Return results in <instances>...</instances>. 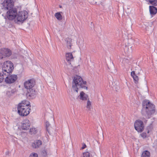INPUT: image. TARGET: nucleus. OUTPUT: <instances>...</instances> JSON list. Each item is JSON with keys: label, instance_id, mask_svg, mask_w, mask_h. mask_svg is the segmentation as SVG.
<instances>
[{"label": "nucleus", "instance_id": "1", "mask_svg": "<svg viewBox=\"0 0 157 157\" xmlns=\"http://www.w3.org/2000/svg\"><path fill=\"white\" fill-rule=\"evenodd\" d=\"M30 107L29 102L26 101H22L17 106L18 113L21 116H26L30 113Z\"/></svg>", "mask_w": 157, "mask_h": 157}, {"label": "nucleus", "instance_id": "2", "mask_svg": "<svg viewBox=\"0 0 157 157\" xmlns=\"http://www.w3.org/2000/svg\"><path fill=\"white\" fill-rule=\"evenodd\" d=\"M86 83V82L83 81L80 76L76 75L73 78L72 82V88L74 91H75L77 93L78 89L80 88L87 90V87L84 86Z\"/></svg>", "mask_w": 157, "mask_h": 157}, {"label": "nucleus", "instance_id": "3", "mask_svg": "<svg viewBox=\"0 0 157 157\" xmlns=\"http://www.w3.org/2000/svg\"><path fill=\"white\" fill-rule=\"evenodd\" d=\"M142 110V114L145 116L150 115L155 112V106L148 101H144Z\"/></svg>", "mask_w": 157, "mask_h": 157}, {"label": "nucleus", "instance_id": "4", "mask_svg": "<svg viewBox=\"0 0 157 157\" xmlns=\"http://www.w3.org/2000/svg\"><path fill=\"white\" fill-rule=\"evenodd\" d=\"M21 9V7L19 6L13 7L10 9L6 13V15L4 18L6 19V21L8 20L12 21L17 16L18 11Z\"/></svg>", "mask_w": 157, "mask_h": 157}, {"label": "nucleus", "instance_id": "5", "mask_svg": "<svg viewBox=\"0 0 157 157\" xmlns=\"http://www.w3.org/2000/svg\"><path fill=\"white\" fill-rule=\"evenodd\" d=\"M14 69L13 63L10 61H6L2 66V72L5 75H8L11 73Z\"/></svg>", "mask_w": 157, "mask_h": 157}, {"label": "nucleus", "instance_id": "6", "mask_svg": "<svg viewBox=\"0 0 157 157\" xmlns=\"http://www.w3.org/2000/svg\"><path fill=\"white\" fill-rule=\"evenodd\" d=\"M28 17V13L25 11H18L16 16L17 21L21 22L25 20Z\"/></svg>", "mask_w": 157, "mask_h": 157}, {"label": "nucleus", "instance_id": "7", "mask_svg": "<svg viewBox=\"0 0 157 157\" xmlns=\"http://www.w3.org/2000/svg\"><path fill=\"white\" fill-rule=\"evenodd\" d=\"M12 54L10 49L7 48H2L0 50V59L10 56Z\"/></svg>", "mask_w": 157, "mask_h": 157}, {"label": "nucleus", "instance_id": "8", "mask_svg": "<svg viewBox=\"0 0 157 157\" xmlns=\"http://www.w3.org/2000/svg\"><path fill=\"white\" fill-rule=\"evenodd\" d=\"M2 4V8L5 10H9L14 7L13 2L12 0H4Z\"/></svg>", "mask_w": 157, "mask_h": 157}, {"label": "nucleus", "instance_id": "9", "mask_svg": "<svg viewBox=\"0 0 157 157\" xmlns=\"http://www.w3.org/2000/svg\"><path fill=\"white\" fill-rule=\"evenodd\" d=\"M140 70V68L139 67H136L135 71H132L131 73V75L133 78L135 83H137L139 81V77L137 75L140 74L139 71Z\"/></svg>", "mask_w": 157, "mask_h": 157}, {"label": "nucleus", "instance_id": "10", "mask_svg": "<svg viewBox=\"0 0 157 157\" xmlns=\"http://www.w3.org/2000/svg\"><path fill=\"white\" fill-rule=\"evenodd\" d=\"M134 126L135 129L139 132H142L144 128L143 122L141 120H137L135 122Z\"/></svg>", "mask_w": 157, "mask_h": 157}, {"label": "nucleus", "instance_id": "11", "mask_svg": "<svg viewBox=\"0 0 157 157\" xmlns=\"http://www.w3.org/2000/svg\"><path fill=\"white\" fill-rule=\"evenodd\" d=\"M35 85V81L33 79L28 80L25 82L24 83V87L27 90L34 87Z\"/></svg>", "mask_w": 157, "mask_h": 157}, {"label": "nucleus", "instance_id": "12", "mask_svg": "<svg viewBox=\"0 0 157 157\" xmlns=\"http://www.w3.org/2000/svg\"><path fill=\"white\" fill-rule=\"evenodd\" d=\"M7 75L5 78V82L7 83H12L14 82L17 78V76L15 75Z\"/></svg>", "mask_w": 157, "mask_h": 157}, {"label": "nucleus", "instance_id": "13", "mask_svg": "<svg viewBox=\"0 0 157 157\" xmlns=\"http://www.w3.org/2000/svg\"><path fill=\"white\" fill-rule=\"evenodd\" d=\"M26 96L28 97L33 98L36 96L37 92L34 87L29 89L27 90Z\"/></svg>", "mask_w": 157, "mask_h": 157}, {"label": "nucleus", "instance_id": "14", "mask_svg": "<svg viewBox=\"0 0 157 157\" xmlns=\"http://www.w3.org/2000/svg\"><path fill=\"white\" fill-rule=\"evenodd\" d=\"M30 125V123L28 119L23 120L21 123V128L22 130H27L29 129Z\"/></svg>", "mask_w": 157, "mask_h": 157}, {"label": "nucleus", "instance_id": "15", "mask_svg": "<svg viewBox=\"0 0 157 157\" xmlns=\"http://www.w3.org/2000/svg\"><path fill=\"white\" fill-rule=\"evenodd\" d=\"M42 142L40 140H36L32 144V146L34 148H37L40 147L42 145Z\"/></svg>", "mask_w": 157, "mask_h": 157}, {"label": "nucleus", "instance_id": "16", "mask_svg": "<svg viewBox=\"0 0 157 157\" xmlns=\"http://www.w3.org/2000/svg\"><path fill=\"white\" fill-rule=\"evenodd\" d=\"M66 57L67 61L69 63H70L71 61H73L74 59V57L71 53H67L66 54Z\"/></svg>", "mask_w": 157, "mask_h": 157}, {"label": "nucleus", "instance_id": "17", "mask_svg": "<svg viewBox=\"0 0 157 157\" xmlns=\"http://www.w3.org/2000/svg\"><path fill=\"white\" fill-rule=\"evenodd\" d=\"M132 46L130 45H126L124 48V50L125 52L127 53H131L132 52Z\"/></svg>", "mask_w": 157, "mask_h": 157}, {"label": "nucleus", "instance_id": "18", "mask_svg": "<svg viewBox=\"0 0 157 157\" xmlns=\"http://www.w3.org/2000/svg\"><path fill=\"white\" fill-rule=\"evenodd\" d=\"M149 11L151 14L155 15L157 12V8L154 6H149Z\"/></svg>", "mask_w": 157, "mask_h": 157}, {"label": "nucleus", "instance_id": "19", "mask_svg": "<svg viewBox=\"0 0 157 157\" xmlns=\"http://www.w3.org/2000/svg\"><path fill=\"white\" fill-rule=\"evenodd\" d=\"M88 97L87 94H86L83 91H81L79 95V99L82 100H86Z\"/></svg>", "mask_w": 157, "mask_h": 157}, {"label": "nucleus", "instance_id": "20", "mask_svg": "<svg viewBox=\"0 0 157 157\" xmlns=\"http://www.w3.org/2000/svg\"><path fill=\"white\" fill-rule=\"evenodd\" d=\"M61 13H63L62 12L56 13L55 14V17L59 20H61L62 19V16Z\"/></svg>", "mask_w": 157, "mask_h": 157}, {"label": "nucleus", "instance_id": "21", "mask_svg": "<svg viewBox=\"0 0 157 157\" xmlns=\"http://www.w3.org/2000/svg\"><path fill=\"white\" fill-rule=\"evenodd\" d=\"M150 153L147 151H145L142 153L141 157H150Z\"/></svg>", "mask_w": 157, "mask_h": 157}, {"label": "nucleus", "instance_id": "22", "mask_svg": "<svg viewBox=\"0 0 157 157\" xmlns=\"http://www.w3.org/2000/svg\"><path fill=\"white\" fill-rule=\"evenodd\" d=\"M71 40L70 39H68L67 40V48L70 49L71 48L72 44L71 43Z\"/></svg>", "mask_w": 157, "mask_h": 157}, {"label": "nucleus", "instance_id": "23", "mask_svg": "<svg viewBox=\"0 0 157 157\" xmlns=\"http://www.w3.org/2000/svg\"><path fill=\"white\" fill-rule=\"evenodd\" d=\"M30 133L32 134H36L37 133V131L35 128H31L29 130Z\"/></svg>", "mask_w": 157, "mask_h": 157}, {"label": "nucleus", "instance_id": "24", "mask_svg": "<svg viewBox=\"0 0 157 157\" xmlns=\"http://www.w3.org/2000/svg\"><path fill=\"white\" fill-rule=\"evenodd\" d=\"M150 3L153 6H157V0H149Z\"/></svg>", "mask_w": 157, "mask_h": 157}, {"label": "nucleus", "instance_id": "25", "mask_svg": "<svg viewBox=\"0 0 157 157\" xmlns=\"http://www.w3.org/2000/svg\"><path fill=\"white\" fill-rule=\"evenodd\" d=\"M91 155H90L89 152L86 151L83 153L82 157H91Z\"/></svg>", "mask_w": 157, "mask_h": 157}, {"label": "nucleus", "instance_id": "26", "mask_svg": "<svg viewBox=\"0 0 157 157\" xmlns=\"http://www.w3.org/2000/svg\"><path fill=\"white\" fill-rule=\"evenodd\" d=\"M16 91L15 90H12L10 91H9L7 92V95H9L10 94V96L13 94Z\"/></svg>", "mask_w": 157, "mask_h": 157}, {"label": "nucleus", "instance_id": "27", "mask_svg": "<svg viewBox=\"0 0 157 157\" xmlns=\"http://www.w3.org/2000/svg\"><path fill=\"white\" fill-rule=\"evenodd\" d=\"M91 104L90 101L89 100H88L87 101L86 107L89 110H90V109H91Z\"/></svg>", "mask_w": 157, "mask_h": 157}, {"label": "nucleus", "instance_id": "28", "mask_svg": "<svg viewBox=\"0 0 157 157\" xmlns=\"http://www.w3.org/2000/svg\"><path fill=\"white\" fill-rule=\"evenodd\" d=\"M3 75H4L2 72H0V83L2 82L4 78Z\"/></svg>", "mask_w": 157, "mask_h": 157}, {"label": "nucleus", "instance_id": "29", "mask_svg": "<svg viewBox=\"0 0 157 157\" xmlns=\"http://www.w3.org/2000/svg\"><path fill=\"white\" fill-rule=\"evenodd\" d=\"M49 125H50V124L49 123V122L48 121H47L46 122V129L47 131H48V132L49 133L50 132H49V131L48 130V127L49 126Z\"/></svg>", "mask_w": 157, "mask_h": 157}, {"label": "nucleus", "instance_id": "30", "mask_svg": "<svg viewBox=\"0 0 157 157\" xmlns=\"http://www.w3.org/2000/svg\"><path fill=\"white\" fill-rule=\"evenodd\" d=\"M47 152L46 150H44L42 151V155L46 157L47 155Z\"/></svg>", "mask_w": 157, "mask_h": 157}, {"label": "nucleus", "instance_id": "31", "mask_svg": "<svg viewBox=\"0 0 157 157\" xmlns=\"http://www.w3.org/2000/svg\"><path fill=\"white\" fill-rule=\"evenodd\" d=\"M29 157H38V155L37 153H33L31 154Z\"/></svg>", "mask_w": 157, "mask_h": 157}, {"label": "nucleus", "instance_id": "32", "mask_svg": "<svg viewBox=\"0 0 157 157\" xmlns=\"http://www.w3.org/2000/svg\"><path fill=\"white\" fill-rule=\"evenodd\" d=\"M140 135L143 138L146 137L147 134L146 133L143 132L140 134Z\"/></svg>", "mask_w": 157, "mask_h": 157}, {"label": "nucleus", "instance_id": "33", "mask_svg": "<svg viewBox=\"0 0 157 157\" xmlns=\"http://www.w3.org/2000/svg\"><path fill=\"white\" fill-rule=\"evenodd\" d=\"M86 145L85 144H84L83 145L82 147L81 148L82 149H84L86 147Z\"/></svg>", "mask_w": 157, "mask_h": 157}, {"label": "nucleus", "instance_id": "34", "mask_svg": "<svg viewBox=\"0 0 157 157\" xmlns=\"http://www.w3.org/2000/svg\"><path fill=\"white\" fill-rule=\"evenodd\" d=\"M59 7L60 8H61L62 7V6H59Z\"/></svg>", "mask_w": 157, "mask_h": 157}]
</instances>
